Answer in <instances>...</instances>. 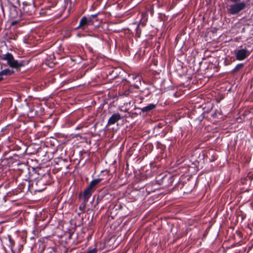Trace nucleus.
<instances>
[{
    "mask_svg": "<svg viewBox=\"0 0 253 253\" xmlns=\"http://www.w3.org/2000/svg\"><path fill=\"white\" fill-rule=\"evenodd\" d=\"M53 182V179L49 172H46L35 178L31 182L33 191L34 193L41 192L46 189V186Z\"/></svg>",
    "mask_w": 253,
    "mask_h": 253,
    "instance_id": "1",
    "label": "nucleus"
},
{
    "mask_svg": "<svg viewBox=\"0 0 253 253\" xmlns=\"http://www.w3.org/2000/svg\"><path fill=\"white\" fill-rule=\"evenodd\" d=\"M101 181V179L100 178L94 179L91 181L87 187L84 190V192L79 193V198L82 199L85 202H88L89 198L94 192L96 185L100 182Z\"/></svg>",
    "mask_w": 253,
    "mask_h": 253,
    "instance_id": "2",
    "label": "nucleus"
},
{
    "mask_svg": "<svg viewBox=\"0 0 253 253\" xmlns=\"http://www.w3.org/2000/svg\"><path fill=\"white\" fill-rule=\"evenodd\" d=\"M0 59L2 60L7 61V64L12 68L16 69H19L23 66L24 64L23 61L18 62L14 58L13 56L10 53H7L0 56Z\"/></svg>",
    "mask_w": 253,
    "mask_h": 253,
    "instance_id": "3",
    "label": "nucleus"
},
{
    "mask_svg": "<svg viewBox=\"0 0 253 253\" xmlns=\"http://www.w3.org/2000/svg\"><path fill=\"white\" fill-rule=\"evenodd\" d=\"M246 7V4L244 1L233 3L227 9V12L230 15H237Z\"/></svg>",
    "mask_w": 253,
    "mask_h": 253,
    "instance_id": "4",
    "label": "nucleus"
},
{
    "mask_svg": "<svg viewBox=\"0 0 253 253\" xmlns=\"http://www.w3.org/2000/svg\"><path fill=\"white\" fill-rule=\"evenodd\" d=\"M93 25V21L91 17H86L83 16L79 22V24L78 27L75 28V30L81 29L82 30H86L88 26Z\"/></svg>",
    "mask_w": 253,
    "mask_h": 253,
    "instance_id": "5",
    "label": "nucleus"
},
{
    "mask_svg": "<svg viewBox=\"0 0 253 253\" xmlns=\"http://www.w3.org/2000/svg\"><path fill=\"white\" fill-rule=\"evenodd\" d=\"M23 13L28 15H32L34 14L36 7L34 5V3H29L27 1L23 2Z\"/></svg>",
    "mask_w": 253,
    "mask_h": 253,
    "instance_id": "6",
    "label": "nucleus"
},
{
    "mask_svg": "<svg viewBox=\"0 0 253 253\" xmlns=\"http://www.w3.org/2000/svg\"><path fill=\"white\" fill-rule=\"evenodd\" d=\"M251 52L246 48L237 50L235 52L236 59L239 61L244 60L250 55Z\"/></svg>",
    "mask_w": 253,
    "mask_h": 253,
    "instance_id": "7",
    "label": "nucleus"
},
{
    "mask_svg": "<svg viewBox=\"0 0 253 253\" xmlns=\"http://www.w3.org/2000/svg\"><path fill=\"white\" fill-rule=\"evenodd\" d=\"M31 182V180H26L24 182H23L18 185L17 190L20 192H24L25 187H27V191H30L31 193L34 192L33 191V187H32Z\"/></svg>",
    "mask_w": 253,
    "mask_h": 253,
    "instance_id": "8",
    "label": "nucleus"
},
{
    "mask_svg": "<svg viewBox=\"0 0 253 253\" xmlns=\"http://www.w3.org/2000/svg\"><path fill=\"white\" fill-rule=\"evenodd\" d=\"M9 11V17L12 18H17L19 17L20 13L17 11V7L12 3H9L7 5Z\"/></svg>",
    "mask_w": 253,
    "mask_h": 253,
    "instance_id": "9",
    "label": "nucleus"
},
{
    "mask_svg": "<svg viewBox=\"0 0 253 253\" xmlns=\"http://www.w3.org/2000/svg\"><path fill=\"white\" fill-rule=\"evenodd\" d=\"M121 119V117L120 114L119 113L114 114L109 119L107 123V126L114 125Z\"/></svg>",
    "mask_w": 253,
    "mask_h": 253,
    "instance_id": "10",
    "label": "nucleus"
},
{
    "mask_svg": "<svg viewBox=\"0 0 253 253\" xmlns=\"http://www.w3.org/2000/svg\"><path fill=\"white\" fill-rule=\"evenodd\" d=\"M156 106L157 104L151 103L143 108H139L138 109L141 110V112L148 113L155 109Z\"/></svg>",
    "mask_w": 253,
    "mask_h": 253,
    "instance_id": "11",
    "label": "nucleus"
},
{
    "mask_svg": "<svg viewBox=\"0 0 253 253\" xmlns=\"http://www.w3.org/2000/svg\"><path fill=\"white\" fill-rule=\"evenodd\" d=\"M176 177L175 176L173 175H166L163 178V182L166 183V181H168V186L172 185L174 178Z\"/></svg>",
    "mask_w": 253,
    "mask_h": 253,
    "instance_id": "12",
    "label": "nucleus"
},
{
    "mask_svg": "<svg viewBox=\"0 0 253 253\" xmlns=\"http://www.w3.org/2000/svg\"><path fill=\"white\" fill-rule=\"evenodd\" d=\"M46 143L47 146H49L50 145L53 147H56L57 145H58V142L56 138L51 137L48 140H47L46 141Z\"/></svg>",
    "mask_w": 253,
    "mask_h": 253,
    "instance_id": "13",
    "label": "nucleus"
},
{
    "mask_svg": "<svg viewBox=\"0 0 253 253\" xmlns=\"http://www.w3.org/2000/svg\"><path fill=\"white\" fill-rule=\"evenodd\" d=\"M14 73L13 71L9 69H5L0 72V82L3 79L1 77L2 76H10Z\"/></svg>",
    "mask_w": 253,
    "mask_h": 253,
    "instance_id": "14",
    "label": "nucleus"
},
{
    "mask_svg": "<svg viewBox=\"0 0 253 253\" xmlns=\"http://www.w3.org/2000/svg\"><path fill=\"white\" fill-rule=\"evenodd\" d=\"M245 64L244 63L238 64L231 71V73L232 74H236L239 71H240L244 67Z\"/></svg>",
    "mask_w": 253,
    "mask_h": 253,
    "instance_id": "15",
    "label": "nucleus"
},
{
    "mask_svg": "<svg viewBox=\"0 0 253 253\" xmlns=\"http://www.w3.org/2000/svg\"><path fill=\"white\" fill-rule=\"evenodd\" d=\"M8 244H7V246L9 248H10L11 252L13 253H14V252L13 250V247L15 245V241L12 238V237L10 235H8Z\"/></svg>",
    "mask_w": 253,
    "mask_h": 253,
    "instance_id": "16",
    "label": "nucleus"
},
{
    "mask_svg": "<svg viewBox=\"0 0 253 253\" xmlns=\"http://www.w3.org/2000/svg\"><path fill=\"white\" fill-rule=\"evenodd\" d=\"M21 239V242L18 244V253H19L22 251L23 249V245L26 242V237L24 236H20L19 237Z\"/></svg>",
    "mask_w": 253,
    "mask_h": 253,
    "instance_id": "17",
    "label": "nucleus"
},
{
    "mask_svg": "<svg viewBox=\"0 0 253 253\" xmlns=\"http://www.w3.org/2000/svg\"><path fill=\"white\" fill-rule=\"evenodd\" d=\"M141 27L138 24L136 25V27L135 28V37L140 38L141 34Z\"/></svg>",
    "mask_w": 253,
    "mask_h": 253,
    "instance_id": "18",
    "label": "nucleus"
},
{
    "mask_svg": "<svg viewBox=\"0 0 253 253\" xmlns=\"http://www.w3.org/2000/svg\"><path fill=\"white\" fill-rule=\"evenodd\" d=\"M142 18L140 21V22L138 24L142 28L144 27L146 25V22L147 21V18L144 16V14H142Z\"/></svg>",
    "mask_w": 253,
    "mask_h": 253,
    "instance_id": "19",
    "label": "nucleus"
},
{
    "mask_svg": "<svg viewBox=\"0 0 253 253\" xmlns=\"http://www.w3.org/2000/svg\"><path fill=\"white\" fill-rule=\"evenodd\" d=\"M87 202L83 201L79 206V209L81 212H84L85 211L86 205Z\"/></svg>",
    "mask_w": 253,
    "mask_h": 253,
    "instance_id": "20",
    "label": "nucleus"
},
{
    "mask_svg": "<svg viewBox=\"0 0 253 253\" xmlns=\"http://www.w3.org/2000/svg\"><path fill=\"white\" fill-rule=\"evenodd\" d=\"M151 93L152 92L150 91V88H146L142 91V95L146 97L149 96Z\"/></svg>",
    "mask_w": 253,
    "mask_h": 253,
    "instance_id": "21",
    "label": "nucleus"
},
{
    "mask_svg": "<svg viewBox=\"0 0 253 253\" xmlns=\"http://www.w3.org/2000/svg\"><path fill=\"white\" fill-rule=\"evenodd\" d=\"M22 13L21 12H20V15H19V17H18V18H16V20H13L11 23V26H15L16 25H17L19 22L22 19Z\"/></svg>",
    "mask_w": 253,
    "mask_h": 253,
    "instance_id": "22",
    "label": "nucleus"
},
{
    "mask_svg": "<svg viewBox=\"0 0 253 253\" xmlns=\"http://www.w3.org/2000/svg\"><path fill=\"white\" fill-rule=\"evenodd\" d=\"M98 15V13L95 14H92L90 15L89 17H91V19L93 21V25L95 24V23L96 22H99V19L97 18V16Z\"/></svg>",
    "mask_w": 253,
    "mask_h": 253,
    "instance_id": "23",
    "label": "nucleus"
},
{
    "mask_svg": "<svg viewBox=\"0 0 253 253\" xmlns=\"http://www.w3.org/2000/svg\"><path fill=\"white\" fill-rule=\"evenodd\" d=\"M146 149L150 151L153 149V145L152 143H148L145 145Z\"/></svg>",
    "mask_w": 253,
    "mask_h": 253,
    "instance_id": "24",
    "label": "nucleus"
},
{
    "mask_svg": "<svg viewBox=\"0 0 253 253\" xmlns=\"http://www.w3.org/2000/svg\"><path fill=\"white\" fill-rule=\"evenodd\" d=\"M97 249L96 248H93L91 250L87 251L85 253H97Z\"/></svg>",
    "mask_w": 253,
    "mask_h": 253,
    "instance_id": "25",
    "label": "nucleus"
},
{
    "mask_svg": "<svg viewBox=\"0 0 253 253\" xmlns=\"http://www.w3.org/2000/svg\"><path fill=\"white\" fill-rule=\"evenodd\" d=\"M143 99V97H142V96L136 97V98L135 99L134 103H135L136 102L138 101L139 100H140L139 103H141Z\"/></svg>",
    "mask_w": 253,
    "mask_h": 253,
    "instance_id": "26",
    "label": "nucleus"
},
{
    "mask_svg": "<svg viewBox=\"0 0 253 253\" xmlns=\"http://www.w3.org/2000/svg\"><path fill=\"white\" fill-rule=\"evenodd\" d=\"M105 196V194L103 193V192L100 193V194L98 196L97 200L98 201L99 200H102Z\"/></svg>",
    "mask_w": 253,
    "mask_h": 253,
    "instance_id": "27",
    "label": "nucleus"
},
{
    "mask_svg": "<svg viewBox=\"0 0 253 253\" xmlns=\"http://www.w3.org/2000/svg\"><path fill=\"white\" fill-rule=\"evenodd\" d=\"M230 0V1H231L234 3H238L240 1V0Z\"/></svg>",
    "mask_w": 253,
    "mask_h": 253,
    "instance_id": "28",
    "label": "nucleus"
},
{
    "mask_svg": "<svg viewBox=\"0 0 253 253\" xmlns=\"http://www.w3.org/2000/svg\"><path fill=\"white\" fill-rule=\"evenodd\" d=\"M124 95L125 96H127V95H129V91H125V92L124 93Z\"/></svg>",
    "mask_w": 253,
    "mask_h": 253,
    "instance_id": "29",
    "label": "nucleus"
},
{
    "mask_svg": "<svg viewBox=\"0 0 253 253\" xmlns=\"http://www.w3.org/2000/svg\"><path fill=\"white\" fill-rule=\"evenodd\" d=\"M122 209V206L120 205H119V209Z\"/></svg>",
    "mask_w": 253,
    "mask_h": 253,
    "instance_id": "30",
    "label": "nucleus"
},
{
    "mask_svg": "<svg viewBox=\"0 0 253 253\" xmlns=\"http://www.w3.org/2000/svg\"><path fill=\"white\" fill-rule=\"evenodd\" d=\"M244 219V217H242V220H243Z\"/></svg>",
    "mask_w": 253,
    "mask_h": 253,
    "instance_id": "31",
    "label": "nucleus"
},
{
    "mask_svg": "<svg viewBox=\"0 0 253 253\" xmlns=\"http://www.w3.org/2000/svg\"><path fill=\"white\" fill-rule=\"evenodd\" d=\"M49 253H53L52 252H50Z\"/></svg>",
    "mask_w": 253,
    "mask_h": 253,
    "instance_id": "32",
    "label": "nucleus"
}]
</instances>
